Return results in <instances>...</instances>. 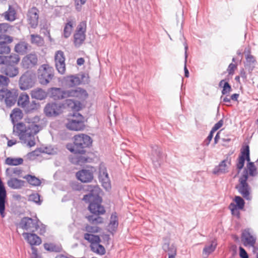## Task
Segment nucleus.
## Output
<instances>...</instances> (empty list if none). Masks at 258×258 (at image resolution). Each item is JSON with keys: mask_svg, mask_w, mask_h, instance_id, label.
<instances>
[{"mask_svg": "<svg viewBox=\"0 0 258 258\" xmlns=\"http://www.w3.org/2000/svg\"><path fill=\"white\" fill-rule=\"evenodd\" d=\"M98 178L103 187L106 190H108L110 188L111 184L108 174L107 172L106 168L103 164H100L99 165Z\"/></svg>", "mask_w": 258, "mask_h": 258, "instance_id": "14", "label": "nucleus"}, {"mask_svg": "<svg viewBox=\"0 0 258 258\" xmlns=\"http://www.w3.org/2000/svg\"><path fill=\"white\" fill-rule=\"evenodd\" d=\"M241 241L244 246L253 247L255 243L256 237L250 234L248 229H245L242 232Z\"/></svg>", "mask_w": 258, "mask_h": 258, "instance_id": "18", "label": "nucleus"}, {"mask_svg": "<svg viewBox=\"0 0 258 258\" xmlns=\"http://www.w3.org/2000/svg\"><path fill=\"white\" fill-rule=\"evenodd\" d=\"M17 143L16 140H10L8 141L7 145L8 147H12Z\"/></svg>", "mask_w": 258, "mask_h": 258, "instance_id": "64", "label": "nucleus"}, {"mask_svg": "<svg viewBox=\"0 0 258 258\" xmlns=\"http://www.w3.org/2000/svg\"><path fill=\"white\" fill-rule=\"evenodd\" d=\"M76 176L82 182H90L93 178L92 171L87 169H82L77 172Z\"/></svg>", "mask_w": 258, "mask_h": 258, "instance_id": "20", "label": "nucleus"}, {"mask_svg": "<svg viewBox=\"0 0 258 258\" xmlns=\"http://www.w3.org/2000/svg\"><path fill=\"white\" fill-rule=\"evenodd\" d=\"M247 180L248 170L245 169L238 180L239 183L235 186V188L244 199L250 200L251 198L250 196V187L247 182Z\"/></svg>", "mask_w": 258, "mask_h": 258, "instance_id": "5", "label": "nucleus"}, {"mask_svg": "<svg viewBox=\"0 0 258 258\" xmlns=\"http://www.w3.org/2000/svg\"><path fill=\"white\" fill-rule=\"evenodd\" d=\"M31 96L32 98L42 100L47 97L46 92L41 88H37L31 91Z\"/></svg>", "mask_w": 258, "mask_h": 258, "instance_id": "24", "label": "nucleus"}, {"mask_svg": "<svg viewBox=\"0 0 258 258\" xmlns=\"http://www.w3.org/2000/svg\"><path fill=\"white\" fill-rule=\"evenodd\" d=\"M39 126L35 124L18 122L13 126V134L21 142L31 147L35 145V135L39 131Z\"/></svg>", "mask_w": 258, "mask_h": 258, "instance_id": "2", "label": "nucleus"}, {"mask_svg": "<svg viewBox=\"0 0 258 258\" xmlns=\"http://www.w3.org/2000/svg\"><path fill=\"white\" fill-rule=\"evenodd\" d=\"M244 163L245 161L244 158L240 153V155L237 159V161L236 163V168L239 170V171L243 168L244 165Z\"/></svg>", "mask_w": 258, "mask_h": 258, "instance_id": "51", "label": "nucleus"}, {"mask_svg": "<svg viewBox=\"0 0 258 258\" xmlns=\"http://www.w3.org/2000/svg\"><path fill=\"white\" fill-rule=\"evenodd\" d=\"M85 189L89 193L84 196L83 200L89 203L88 208L93 214L87 217L88 220L92 224L102 223L103 218L99 216L104 214L105 210L101 205L102 199L99 196L100 187L97 185H88Z\"/></svg>", "mask_w": 258, "mask_h": 258, "instance_id": "1", "label": "nucleus"}, {"mask_svg": "<svg viewBox=\"0 0 258 258\" xmlns=\"http://www.w3.org/2000/svg\"><path fill=\"white\" fill-rule=\"evenodd\" d=\"M31 250H32V254L31 257H36V256H40L37 253V249L36 248L33 247V246H32Z\"/></svg>", "mask_w": 258, "mask_h": 258, "instance_id": "63", "label": "nucleus"}, {"mask_svg": "<svg viewBox=\"0 0 258 258\" xmlns=\"http://www.w3.org/2000/svg\"><path fill=\"white\" fill-rule=\"evenodd\" d=\"M72 24L71 22L67 23L63 30V35L65 38H68L71 34L72 30Z\"/></svg>", "mask_w": 258, "mask_h": 258, "instance_id": "48", "label": "nucleus"}, {"mask_svg": "<svg viewBox=\"0 0 258 258\" xmlns=\"http://www.w3.org/2000/svg\"><path fill=\"white\" fill-rule=\"evenodd\" d=\"M28 47V44L25 42H21L16 45L15 47V51L21 54H24L27 52Z\"/></svg>", "mask_w": 258, "mask_h": 258, "instance_id": "37", "label": "nucleus"}, {"mask_svg": "<svg viewBox=\"0 0 258 258\" xmlns=\"http://www.w3.org/2000/svg\"><path fill=\"white\" fill-rule=\"evenodd\" d=\"M86 230L89 233H97L100 231L101 228L97 226H86Z\"/></svg>", "mask_w": 258, "mask_h": 258, "instance_id": "55", "label": "nucleus"}, {"mask_svg": "<svg viewBox=\"0 0 258 258\" xmlns=\"http://www.w3.org/2000/svg\"><path fill=\"white\" fill-rule=\"evenodd\" d=\"M242 156L244 158V161H246L249 162H250V153H249V147L248 145H245L241 149V152Z\"/></svg>", "mask_w": 258, "mask_h": 258, "instance_id": "39", "label": "nucleus"}, {"mask_svg": "<svg viewBox=\"0 0 258 258\" xmlns=\"http://www.w3.org/2000/svg\"><path fill=\"white\" fill-rule=\"evenodd\" d=\"M53 69L48 64H43L38 70V78L42 85H47L53 77Z\"/></svg>", "mask_w": 258, "mask_h": 258, "instance_id": "6", "label": "nucleus"}, {"mask_svg": "<svg viewBox=\"0 0 258 258\" xmlns=\"http://www.w3.org/2000/svg\"><path fill=\"white\" fill-rule=\"evenodd\" d=\"M18 93L16 90L2 89L0 90V100L4 101L7 106L11 107L16 102Z\"/></svg>", "mask_w": 258, "mask_h": 258, "instance_id": "7", "label": "nucleus"}, {"mask_svg": "<svg viewBox=\"0 0 258 258\" xmlns=\"http://www.w3.org/2000/svg\"><path fill=\"white\" fill-rule=\"evenodd\" d=\"M31 42L32 44H36L38 46H40L43 43V40L42 38L37 34H31Z\"/></svg>", "mask_w": 258, "mask_h": 258, "instance_id": "41", "label": "nucleus"}, {"mask_svg": "<svg viewBox=\"0 0 258 258\" xmlns=\"http://www.w3.org/2000/svg\"><path fill=\"white\" fill-rule=\"evenodd\" d=\"M44 248L45 250L50 252H59L62 250V247L60 244L53 243H44Z\"/></svg>", "mask_w": 258, "mask_h": 258, "instance_id": "29", "label": "nucleus"}, {"mask_svg": "<svg viewBox=\"0 0 258 258\" xmlns=\"http://www.w3.org/2000/svg\"><path fill=\"white\" fill-rule=\"evenodd\" d=\"M73 140V144H68L66 148L75 154H84L86 152V149L90 147L92 143L91 137L83 134L75 136Z\"/></svg>", "mask_w": 258, "mask_h": 258, "instance_id": "3", "label": "nucleus"}, {"mask_svg": "<svg viewBox=\"0 0 258 258\" xmlns=\"http://www.w3.org/2000/svg\"><path fill=\"white\" fill-rule=\"evenodd\" d=\"M245 58V67L248 69L249 72H251L255 68L256 63L255 57L251 54H247Z\"/></svg>", "mask_w": 258, "mask_h": 258, "instance_id": "26", "label": "nucleus"}, {"mask_svg": "<svg viewBox=\"0 0 258 258\" xmlns=\"http://www.w3.org/2000/svg\"><path fill=\"white\" fill-rule=\"evenodd\" d=\"M35 84V77L29 71L24 73L20 78L19 86L21 90H26L32 88Z\"/></svg>", "mask_w": 258, "mask_h": 258, "instance_id": "11", "label": "nucleus"}, {"mask_svg": "<svg viewBox=\"0 0 258 258\" xmlns=\"http://www.w3.org/2000/svg\"><path fill=\"white\" fill-rule=\"evenodd\" d=\"M66 103L69 107L75 110H79L80 108V102L73 99H67L66 100Z\"/></svg>", "mask_w": 258, "mask_h": 258, "instance_id": "42", "label": "nucleus"}, {"mask_svg": "<svg viewBox=\"0 0 258 258\" xmlns=\"http://www.w3.org/2000/svg\"><path fill=\"white\" fill-rule=\"evenodd\" d=\"M239 249V256L240 258H249L248 254L246 250L242 246H240Z\"/></svg>", "mask_w": 258, "mask_h": 258, "instance_id": "57", "label": "nucleus"}, {"mask_svg": "<svg viewBox=\"0 0 258 258\" xmlns=\"http://www.w3.org/2000/svg\"><path fill=\"white\" fill-rule=\"evenodd\" d=\"M118 225V221L117 214L115 212L113 213L110 217V220L109 223V228L111 231H116Z\"/></svg>", "mask_w": 258, "mask_h": 258, "instance_id": "31", "label": "nucleus"}, {"mask_svg": "<svg viewBox=\"0 0 258 258\" xmlns=\"http://www.w3.org/2000/svg\"><path fill=\"white\" fill-rule=\"evenodd\" d=\"M223 124V119L220 120L218 122H217L212 127V130L214 132H216L218 129H219Z\"/></svg>", "mask_w": 258, "mask_h": 258, "instance_id": "59", "label": "nucleus"}, {"mask_svg": "<svg viewBox=\"0 0 258 258\" xmlns=\"http://www.w3.org/2000/svg\"><path fill=\"white\" fill-rule=\"evenodd\" d=\"M29 102V97L26 93L21 94L18 100V104L24 109L27 107Z\"/></svg>", "mask_w": 258, "mask_h": 258, "instance_id": "32", "label": "nucleus"}, {"mask_svg": "<svg viewBox=\"0 0 258 258\" xmlns=\"http://www.w3.org/2000/svg\"><path fill=\"white\" fill-rule=\"evenodd\" d=\"M48 93L49 97L54 100H61L70 97L80 98L87 95L86 91L81 88L65 90L60 88L52 87L48 90Z\"/></svg>", "mask_w": 258, "mask_h": 258, "instance_id": "4", "label": "nucleus"}, {"mask_svg": "<svg viewBox=\"0 0 258 258\" xmlns=\"http://www.w3.org/2000/svg\"><path fill=\"white\" fill-rule=\"evenodd\" d=\"M38 62L37 56L35 53H30L24 56L21 61L22 67L28 69L36 66Z\"/></svg>", "mask_w": 258, "mask_h": 258, "instance_id": "16", "label": "nucleus"}, {"mask_svg": "<svg viewBox=\"0 0 258 258\" xmlns=\"http://www.w3.org/2000/svg\"><path fill=\"white\" fill-rule=\"evenodd\" d=\"M39 220L37 218L32 219L25 217L21 219L19 223V227L26 231L34 232L39 228Z\"/></svg>", "mask_w": 258, "mask_h": 258, "instance_id": "8", "label": "nucleus"}, {"mask_svg": "<svg viewBox=\"0 0 258 258\" xmlns=\"http://www.w3.org/2000/svg\"><path fill=\"white\" fill-rule=\"evenodd\" d=\"M55 67L58 72L62 75L66 71L65 57L63 51L58 50L55 54Z\"/></svg>", "mask_w": 258, "mask_h": 258, "instance_id": "15", "label": "nucleus"}, {"mask_svg": "<svg viewBox=\"0 0 258 258\" xmlns=\"http://www.w3.org/2000/svg\"><path fill=\"white\" fill-rule=\"evenodd\" d=\"M162 248L164 251L168 252V255L171 254L172 250L175 251V254H176V248L173 244L170 245L169 243H165L163 245Z\"/></svg>", "mask_w": 258, "mask_h": 258, "instance_id": "45", "label": "nucleus"}, {"mask_svg": "<svg viewBox=\"0 0 258 258\" xmlns=\"http://www.w3.org/2000/svg\"><path fill=\"white\" fill-rule=\"evenodd\" d=\"M23 236L31 246L38 245L41 243V238L35 234L23 233Z\"/></svg>", "mask_w": 258, "mask_h": 258, "instance_id": "22", "label": "nucleus"}, {"mask_svg": "<svg viewBox=\"0 0 258 258\" xmlns=\"http://www.w3.org/2000/svg\"><path fill=\"white\" fill-rule=\"evenodd\" d=\"M25 181L17 178H11L7 182L8 185L12 189H20L24 186Z\"/></svg>", "mask_w": 258, "mask_h": 258, "instance_id": "25", "label": "nucleus"}, {"mask_svg": "<svg viewBox=\"0 0 258 258\" xmlns=\"http://www.w3.org/2000/svg\"><path fill=\"white\" fill-rule=\"evenodd\" d=\"M89 159L88 158L82 155H79L73 159L72 162L77 165H82L84 163L88 162Z\"/></svg>", "mask_w": 258, "mask_h": 258, "instance_id": "40", "label": "nucleus"}, {"mask_svg": "<svg viewBox=\"0 0 258 258\" xmlns=\"http://www.w3.org/2000/svg\"><path fill=\"white\" fill-rule=\"evenodd\" d=\"M236 68V65L231 63L227 69V72L230 75H232L234 74L235 69Z\"/></svg>", "mask_w": 258, "mask_h": 258, "instance_id": "58", "label": "nucleus"}, {"mask_svg": "<svg viewBox=\"0 0 258 258\" xmlns=\"http://www.w3.org/2000/svg\"><path fill=\"white\" fill-rule=\"evenodd\" d=\"M231 163L230 160H228V158L222 161L220 164L216 166L213 170V173L215 174H224L228 172V165Z\"/></svg>", "mask_w": 258, "mask_h": 258, "instance_id": "21", "label": "nucleus"}, {"mask_svg": "<svg viewBox=\"0 0 258 258\" xmlns=\"http://www.w3.org/2000/svg\"><path fill=\"white\" fill-rule=\"evenodd\" d=\"M38 106V103H37L35 101H32L31 103L29 102L28 103L24 110L27 113L31 112L33 110H36Z\"/></svg>", "mask_w": 258, "mask_h": 258, "instance_id": "44", "label": "nucleus"}, {"mask_svg": "<svg viewBox=\"0 0 258 258\" xmlns=\"http://www.w3.org/2000/svg\"><path fill=\"white\" fill-rule=\"evenodd\" d=\"M11 51V48L9 44H0V54H8Z\"/></svg>", "mask_w": 258, "mask_h": 258, "instance_id": "50", "label": "nucleus"}, {"mask_svg": "<svg viewBox=\"0 0 258 258\" xmlns=\"http://www.w3.org/2000/svg\"><path fill=\"white\" fill-rule=\"evenodd\" d=\"M10 117L14 126V124H16L17 123L16 122L22 118V112L19 109H14L10 115Z\"/></svg>", "mask_w": 258, "mask_h": 258, "instance_id": "33", "label": "nucleus"}, {"mask_svg": "<svg viewBox=\"0 0 258 258\" xmlns=\"http://www.w3.org/2000/svg\"><path fill=\"white\" fill-rule=\"evenodd\" d=\"M151 151L150 157L155 168L157 169L160 167L162 153L161 148L156 145H151Z\"/></svg>", "mask_w": 258, "mask_h": 258, "instance_id": "12", "label": "nucleus"}, {"mask_svg": "<svg viewBox=\"0 0 258 258\" xmlns=\"http://www.w3.org/2000/svg\"><path fill=\"white\" fill-rule=\"evenodd\" d=\"M247 167L248 170V175H249L250 176H255L257 174L256 171V168L253 162H249L247 164Z\"/></svg>", "mask_w": 258, "mask_h": 258, "instance_id": "43", "label": "nucleus"}, {"mask_svg": "<svg viewBox=\"0 0 258 258\" xmlns=\"http://www.w3.org/2000/svg\"><path fill=\"white\" fill-rule=\"evenodd\" d=\"M23 159L21 158H13L8 157L5 160V163L9 165L17 166L22 164Z\"/></svg>", "mask_w": 258, "mask_h": 258, "instance_id": "38", "label": "nucleus"}, {"mask_svg": "<svg viewBox=\"0 0 258 258\" xmlns=\"http://www.w3.org/2000/svg\"><path fill=\"white\" fill-rule=\"evenodd\" d=\"M184 50H185V65H184V71L185 77L187 78L189 76V72L186 68V63L187 57V50L188 49V46L185 42L184 43Z\"/></svg>", "mask_w": 258, "mask_h": 258, "instance_id": "54", "label": "nucleus"}, {"mask_svg": "<svg viewBox=\"0 0 258 258\" xmlns=\"http://www.w3.org/2000/svg\"><path fill=\"white\" fill-rule=\"evenodd\" d=\"M63 105L55 102L47 103L44 108V112L48 117L56 116L62 112Z\"/></svg>", "mask_w": 258, "mask_h": 258, "instance_id": "13", "label": "nucleus"}, {"mask_svg": "<svg viewBox=\"0 0 258 258\" xmlns=\"http://www.w3.org/2000/svg\"><path fill=\"white\" fill-rule=\"evenodd\" d=\"M66 82L67 85L71 87L79 85L81 83L80 78L79 77L74 75L67 77L66 78Z\"/></svg>", "mask_w": 258, "mask_h": 258, "instance_id": "27", "label": "nucleus"}, {"mask_svg": "<svg viewBox=\"0 0 258 258\" xmlns=\"http://www.w3.org/2000/svg\"><path fill=\"white\" fill-rule=\"evenodd\" d=\"M96 247V250H95L94 249V246L92 245L91 248L94 251H95L96 253L100 254L101 255H103L105 253V249L103 246L100 244L99 243L95 245Z\"/></svg>", "mask_w": 258, "mask_h": 258, "instance_id": "49", "label": "nucleus"}, {"mask_svg": "<svg viewBox=\"0 0 258 258\" xmlns=\"http://www.w3.org/2000/svg\"><path fill=\"white\" fill-rule=\"evenodd\" d=\"M234 201L236 203L235 204L231 203L229 206L232 214H234L235 212H237V209H243L245 204L244 200L240 196H235Z\"/></svg>", "mask_w": 258, "mask_h": 258, "instance_id": "23", "label": "nucleus"}, {"mask_svg": "<svg viewBox=\"0 0 258 258\" xmlns=\"http://www.w3.org/2000/svg\"><path fill=\"white\" fill-rule=\"evenodd\" d=\"M231 91L232 88L230 84L228 82H225L222 90V95H228Z\"/></svg>", "mask_w": 258, "mask_h": 258, "instance_id": "53", "label": "nucleus"}, {"mask_svg": "<svg viewBox=\"0 0 258 258\" xmlns=\"http://www.w3.org/2000/svg\"><path fill=\"white\" fill-rule=\"evenodd\" d=\"M19 55L16 53H12L10 55L6 56V65L16 66L20 61Z\"/></svg>", "mask_w": 258, "mask_h": 258, "instance_id": "28", "label": "nucleus"}, {"mask_svg": "<svg viewBox=\"0 0 258 258\" xmlns=\"http://www.w3.org/2000/svg\"><path fill=\"white\" fill-rule=\"evenodd\" d=\"M86 23L83 21L78 25L74 35V43L76 47H79L84 42L86 39Z\"/></svg>", "mask_w": 258, "mask_h": 258, "instance_id": "10", "label": "nucleus"}, {"mask_svg": "<svg viewBox=\"0 0 258 258\" xmlns=\"http://www.w3.org/2000/svg\"><path fill=\"white\" fill-rule=\"evenodd\" d=\"M40 229L39 230V234L41 235L43 234L46 231L45 226L44 224L41 223L40 221H39V223L38 229Z\"/></svg>", "mask_w": 258, "mask_h": 258, "instance_id": "61", "label": "nucleus"}, {"mask_svg": "<svg viewBox=\"0 0 258 258\" xmlns=\"http://www.w3.org/2000/svg\"><path fill=\"white\" fill-rule=\"evenodd\" d=\"M11 171L15 175H19L22 173V170L18 167H15L11 170Z\"/></svg>", "mask_w": 258, "mask_h": 258, "instance_id": "62", "label": "nucleus"}, {"mask_svg": "<svg viewBox=\"0 0 258 258\" xmlns=\"http://www.w3.org/2000/svg\"><path fill=\"white\" fill-rule=\"evenodd\" d=\"M217 242L215 240L211 241L209 245H207L203 249V253L207 257L210 254L213 252L216 249Z\"/></svg>", "mask_w": 258, "mask_h": 258, "instance_id": "34", "label": "nucleus"}, {"mask_svg": "<svg viewBox=\"0 0 258 258\" xmlns=\"http://www.w3.org/2000/svg\"><path fill=\"white\" fill-rule=\"evenodd\" d=\"M215 132L213 131L212 130H211L210 134H209L208 137L205 141V143L206 144V145H209L210 144L211 141L212 140L213 137V134H214Z\"/></svg>", "mask_w": 258, "mask_h": 258, "instance_id": "60", "label": "nucleus"}, {"mask_svg": "<svg viewBox=\"0 0 258 258\" xmlns=\"http://www.w3.org/2000/svg\"><path fill=\"white\" fill-rule=\"evenodd\" d=\"M9 28V25L7 23H1L0 24V34H4L6 33Z\"/></svg>", "mask_w": 258, "mask_h": 258, "instance_id": "56", "label": "nucleus"}, {"mask_svg": "<svg viewBox=\"0 0 258 258\" xmlns=\"http://www.w3.org/2000/svg\"><path fill=\"white\" fill-rule=\"evenodd\" d=\"M84 239L89 242L93 246L99 243L101 241L99 236L89 233L84 234Z\"/></svg>", "mask_w": 258, "mask_h": 258, "instance_id": "30", "label": "nucleus"}, {"mask_svg": "<svg viewBox=\"0 0 258 258\" xmlns=\"http://www.w3.org/2000/svg\"><path fill=\"white\" fill-rule=\"evenodd\" d=\"M39 11L35 7L29 9L27 13V19L29 24L32 28H35L38 24Z\"/></svg>", "mask_w": 258, "mask_h": 258, "instance_id": "17", "label": "nucleus"}, {"mask_svg": "<svg viewBox=\"0 0 258 258\" xmlns=\"http://www.w3.org/2000/svg\"><path fill=\"white\" fill-rule=\"evenodd\" d=\"M28 182L32 186H38L40 185L41 182L40 180L35 176L28 174L24 177Z\"/></svg>", "mask_w": 258, "mask_h": 258, "instance_id": "36", "label": "nucleus"}, {"mask_svg": "<svg viewBox=\"0 0 258 258\" xmlns=\"http://www.w3.org/2000/svg\"><path fill=\"white\" fill-rule=\"evenodd\" d=\"M10 82V81L8 77L0 75V87L7 86Z\"/></svg>", "mask_w": 258, "mask_h": 258, "instance_id": "52", "label": "nucleus"}, {"mask_svg": "<svg viewBox=\"0 0 258 258\" xmlns=\"http://www.w3.org/2000/svg\"><path fill=\"white\" fill-rule=\"evenodd\" d=\"M1 72L7 76L14 78L19 74V69L17 66L6 65L1 68Z\"/></svg>", "mask_w": 258, "mask_h": 258, "instance_id": "19", "label": "nucleus"}, {"mask_svg": "<svg viewBox=\"0 0 258 258\" xmlns=\"http://www.w3.org/2000/svg\"><path fill=\"white\" fill-rule=\"evenodd\" d=\"M73 116L75 118L69 120L66 124L67 128L71 131H82L85 128L84 117L79 113H75Z\"/></svg>", "mask_w": 258, "mask_h": 258, "instance_id": "9", "label": "nucleus"}, {"mask_svg": "<svg viewBox=\"0 0 258 258\" xmlns=\"http://www.w3.org/2000/svg\"><path fill=\"white\" fill-rule=\"evenodd\" d=\"M29 201L33 202L38 205L41 204L42 201L40 200V196L38 193H34L29 197Z\"/></svg>", "mask_w": 258, "mask_h": 258, "instance_id": "46", "label": "nucleus"}, {"mask_svg": "<svg viewBox=\"0 0 258 258\" xmlns=\"http://www.w3.org/2000/svg\"><path fill=\"white\" fill-rule=\"evenodd\" d=\"M13 38L5 34H0V44H10L13 41Z\"/></svg>", "mask_w": 258, "mask_h": 258, "instance_id": "47", "label": "nucleus"}, {"mask_svg": "<svg viewBox=\"0 0 258 258\" xmlns=\"http://www.w3.org/2000/svg\"><path fill=\"white\" fill-rule=\"evenodd\" d=\"M16 11L11 6H9V9L4 14L5 19L9 21H13L16 19Z\"/></svg>", "mask_w": 258, "mask_h": 258, "instance_id": "35", "label": "nucleus"}]
</instances>
